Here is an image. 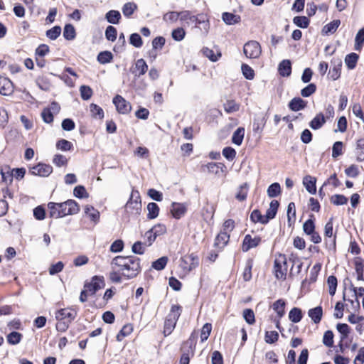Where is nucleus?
Returning <instances> with one entry per match:
<instances>
[{
  "mask_svg": "<svg viewBox=\"0 0 364 364\" xmlns=\"http://www.w3.org/2000/svg\"><path fill=\"white\" fill-rule=\"evenodd\" d=\"M168 262L167 257H161L159 259H156L152 263L151 267L156 270H162L165 268L166 264Z\"/></svg>",
  "mask_w": 364,
  "mask_h": 364,
  "instance_id": "52",
  "label": "nucleus"
},
{
  "mask_svg": "<svg viewBox=\"0 0 364 364\" xmlns=\"http://www.w3.org/2000/svg\"><path fill=\"white\" fill-rule=\"evenodd\" d=\"M229 239L230 235L227 232L222 231L217 235L214 245L215 247L222 249L228 244Z\"/></svg>",
  "mask_w": 364,
  "mask_h": 364,
  "instance_id": "20",
  "label": "nucleus"
},
{
  "mask_svg": "<svg viewBox=\"0 0 364 364\" xmlns=\"http://www.w3.org/2000/svg\"><path fill=\"white\" fill-rule=\"evenodd\" d=\"M248 185L247 183H245L240 185L238 188L237 192L235 194V198L239 201H244L247 198V193H248Z\"/></svg>",
  "mask_w": 364,
  "mask_h": 364,
  "instance_id": "34",
  "label": "nucleus"
},
{
  "mask_svg": "<svg viewBox=\"0 0 364 364\" xmlns=\"http://www.w3.org/2000/svg\"><path fill=\"white\" fill-rule=\"evenodd\" d=\"M260 242L261 238L259 237L252 238L250 235H247L244 237L242 250L243 252H247L251 248L258 246Z\"/></svg>",
  "mask_w": 364,
  "mask_h": 364,
  "instance_id": "13",
  "label": "nucleus"
},
{
  "mask_svg": "<svg viewBox=\"0 0 364 364\" xmlns=\"http://www.w3.org/2000/svg\"><path fill=\"white\" fill-rule=\"evenodd\" d=\"M53 171V167L50 165L45 164H38L33 166L30 169V173L34 176H38L41 177H47Z\"/></svg>",
  "mask_w": 364,
  "mask_h": 364,
  "instance_id": "10",
  "label": "nucleus"
},
{
  "mask_svg": "<svg viewBox=\"0 0 364 364\" xmlns=\"http://www.w3.org/2000/svg\"><path fill=\"white\" fill-rule=\"evenodd\" d=\"M187 208L184 203L173 202L171 204V212L172 215L176 219H180L186 213Z\"/></svg>",
  "mask_w": 364,
  "mask_h": 364,
  "instance_id": "15",
  "label": "nucleus"
},
{
  "mask_svg": "<svg viewBox=\"0 0 364 364\" xmlns=\"http://www.w3.org/2000/svg\"><path fill=\"white\" fill-rule=\"evenodd\" d=\"M125 212L129 216H137L141 210V202L138 191L132 189L130 198L124 205Z\"/></svg>",
  "mask_w": 364,
  "mask_h": 364,
  "instance_id": "2",
  "label": "nucleus"
},
{
  "mask_svg": "<svg viewBox=\"0 0 364 364\" xmlns=\"http://www.w3.org/2000/svg\"><path fill=\"white\" fill-rule=\"evenodd\" d=\"M180 21L182 22L183 26H190L191 24H195L196 26L197 24H200L204 21L198 18V16L195 15H192L191 12L189 11H181V17Z\"/></svg>",
  "mask_w": 364,
  "mask_h": 364,
  "instance_id": "11",
  "label": "nucleus"
},
{
  "mask_svg": "<svg viewBox=\"0 0 364 364\" xmlns=\"http://www.w3.org/2000/svg\"><path fill=\"white\" fill-rule=\"evenodd\" d=\"M364 43V28L360 29L355 38V49L360 50Z\"/></svg>",
  "mask_w": 364,
  "mask_h": 364,
  "instance_id": "50",
  "label": "nucleus"
},
{
  "mask_svg": "<svg viewBox=\"0 0 364 364\" xmlns=\"http://www.w3.org/2000/svg\"><path fill=\"white\" fill-rule=\"evenodd\" d=\"M287 219L289 225H291V223H294L296 220V208L295 204L293 202L289 203L288 205Z\"/></svg>",
  "mask_w": 364,
  "mask_h": 364,
  "instance_id": "48",
  "label": "nucleus"
},
{
  "mask_svg": "<svg viewBox=\"0 0 364 364\" xmlns=\"http://www.w3.org/2000/svg\"><path fill=\"white\" fill-rule=\"evenodd\" d=\"M56 148L64 151H70L73 148V144L66 139H60L57 141Z\"/></svg>",
  "mask_w": 364,
  "mask_h": 364,
  "instance_id": "53",
  "label": "nucleus"
},
{
  "mask_svg": "<svg viewBox=\"0 0 364 364\" xmlns=\"http://www.w3.org/2000/svg\"><path fill=\"white\" fill-rule=\"evenodd\" d=\"M223 107L225 111L228 114L237 112L240 109V105L232 100H228L225 103H224Z\"/></svg>",
  "mask_w": 364,
  "mask_h": 364,
  "instance_id": "36",
  "label": "nucleus"
},
{
  "mask_svg": "<svg viewBox=\"0 0 364 364\" xmlns=\"http://www.w3.org/2000/svg\"><path fill=\"white\" fill-rule=\"evenodd\" d=\"M358 58V55L355 53H351L346 56L345 63L348 69L353 70L355 68Z\"/></svg>",
  "mask_w": 364,
  "mask_h": 364,
  "instance_id": "32",
  "label": "nucleus"
},
{
  "mask_svg": "<svg viewBox=\"0 0 364 364\" xmlns=\"http://www.w3.org/2000/svg\"><path fill=\"white\" fill-rule=\"evenodd\" d=\"M60 33L61 28L58 26H55L46 31V36L51 40H55L60 36Z\"/></svg>",
  "mask_w": 364,
  "mask_h": 364,
  "instance_id": "59",
  "label": "nucleus"
},
{
  "mask_svg": "<svg viewBox=\"0 0 364 364\" xmlns=\"http://www.w3.org/2000/svg\"><path fill=\"white\" fill-rule=\"evenodd\" d=\"M14 92L13 82L7 77L0 76V94L10 95Z\"/></svg>",
  "mask_w": 364,
  "mask_h": 364,
  "instance_id": "14",
  "label": "nucleus"
},
{
  "mask_svg": "<svg viewBox=\"0 0 364 364\" xmlns=\"http://www.w3.org/2000/svg\"><path fill=\"white\" fill-rule=\"evenodd\" d=\"M242 72L245 77L247 80H252L255 77V73L253 69L247 64H242Z\"/></svg>",
  "mask_w": 364,
  "mask_h": 364,
  "instance_id": "60",
  "label": "nucleus"
},
{
  "mask_svg": "<svg viewBox=\"0 0 364 364\" xmlns=\"http://www.w3.org/2000/svg\"><path fill=\"white\" fill-rule=\"evenodd\" d=\"M110 264L112 269H117L127 279L134 278L141 272L140 259L136 256H117Z\"/></svg>",
  "mask_w": 364,
  "mask_h": 364,
  "instance_id": "1",
  "label": "nucleus"
},
{
  "mask_svg": "<svg viewBox=\"0 0 364 364\" xmlns=\"http://www.w3.org/2000/svg\"><path fill=\"white\" fill-rule=\"evenodd\" d=\"M181 312V306L178 305H173L171 306V311L168 314L164 323V334L165 336L170 335L174 329Z\"/></svg>",
  "mask_w": 364,
  "mask_h": 364,
  "instance_id": "3",
  "label": "nucleus"
},
{
  "mask_svg": "<svg viewBox=\"0 0 364 364\" xmlns=\"http://www.w3.org/2000/svg\"><path fill=\"white\" fill-rule=\"evenodd\" d=\"M68 159L65 156L62 154H55L53 159V163L58 166H65L68 164Z\"/></svg>",
  "mask_w": 364,
  "mask_h": 364,
  "instance_id": "63",
  "label": "nucleus"
},
{
  "mask_svg": "<svg viewBox=\"0 0 364 364\" xmlns=\"http://www.w3.org/2000/svg\"><path fill=\"white\" fill-rule=\"evenodd\" d=\"M85 214L95 223L100 220V212L92 205H87L85 207Z\"/></svg>",
  "mask_w": 364,
  "mask_h": 364,
  "instance_id": "23",
  "label": "nucleus"
},
{
  "mask_svg": "<svg viewBox=\"0 0 364 364\" xmlns=\"http://www.w3.org/2000/svg\"><path fill=\"white\" fill-rule=\"evenodd\" d=\"M133 331L132 324L124 325L117 335V340L121 341L124 337L129 336Z\"/></svg>",
  "mask_w": 364,
  "mask_h": 364,
  "instance_id": "42",
  "label": "nucleus"
},
{
  "mask_svg": "<svg viewBox=\"0 0 364 364\" xmlns=\"http://www.w3.org/2000/svg\"><path fill=\"white\" fill-rule=\"evenodd\" d=\"M112 58L113 56L111 52L102 51L98 54L97 60L101 64H105L109 63Z\"/></svg>",
  "mask_w": 364,
  "mask_h": 364,
  "instance_id": "49",
  "label": "nucleus"
},
{
  "mask_svg": "<svg viewBox=\"0 0 364 364\" xmlns=\"http://www.w3.org/2000/svg\"><path fill=\"white\" fill-rule=\"evenodd\" d=\"M105 282L102 277L94 276L91 282L85 283L84 289H85L90 295L95 294L99 289L104 288Z\"/></svg>",
  "mask_w": 364,
  "mask_h": 364,
  "instance_id": "8",
  "label": "nucleus"
},
{
  "mask_svg": "<svg viewBox=\"0 0 364 364\" xmlns=\"http://www.w3.org/2000/svg\"><path fill=\"white\" fill-rule=\"evenodd\" d=\"M61 218L69 215L77 214L80 211V207L74 200H68L63 203H60Z\"/></svg>",
  "mask_w": 364,
  "mask_h": 364,
  "instance_id": "5",
  "label": "nucleus"
},
{
  "mask_svg": "<svg viewBox=\"0 0 364 364\" xmlns=\"http://www.w3.org/2000/svg\"><path fill=\"white\" fill-rule=\"evenodd\" d=\"M302 318V311L299 308L294 307L289 313V319L293 323H299Z\"/></svg>",
  "mask_w": 364,
  "mask_h": 364,
  "instance_id": "29",
  "label": "nucleus"
},
{
  "mask_svg": "<svg viewBox=\"0 0 364 364\" xmlns=\"http://www.w3.org/2000/svg\"><path fill=\"white\" fill-rule=\"evenodd\" d=\"M113 104L115 105L117 112L122 114H127L132 110L131 104L121 95H117L113 98Z\"/></svg>",
  "mask_w": 364,
  "mask_h": 364,
  "instance_id": "7",
  "label": "nucleus"
},
{
  "mask_svg": "<svg viewBox=\"0 0 364 364\" xmlns=\"http://www.w3.org/2000/svg\"><path fill=\"white\" fill-rule=\"evenodd\" d=\"M250 220L256 223H260L262 224H266L264 222V215L261 214V212L259 210H254L250 214Z\"/></svg>",
  "mask_w": 364,
  "mask_h": 364,
  "instance_id": "54",
  "label": "nucleus"
},
{
  "mask_svg": "<svg viewBox=\"0 0 364 364\" xmlns=\"http://www.w3.org/2000/svg\"><path fill=\"white\" fill-rule=\"evenodd\" d=\"M316 90V85L314 83H310L301 90V95L304 97H308L313 95Z\"/></svg>",
  "mask_w": 364,
  "mask_h": 364,
  "instance_id": "55",
  "label": "nucleus"
},
{
  "mask_svg": "<svg viewBox=\"0 0 364 364\" xmlns=\"http://www.w3.org/2000/svg\"><path fill=\"white\" fill-rule=\"evenodd\" d=\"M308 315L314 323H318L323 316V309L321 306L311 309L308 311Z\"/></svg>",
  "mask_w": 364,
  "mask_h": 364,
  "instance_id": "19",
  "label": "nucleus"
},
{
  "mask_svg": "<svg viewBox=\"0 0 364 364\" xmlns=\"http://www.w3.org/2000/svg\"><path fill=\"white\" fill-rule=\"evenodd\" d=\"M323 343L326 347H332L333 345V333L331 331H326L323 336Z\"/></svg>",
  "mask_w": 364,
  "mask_h": 364,
  "instance_id": "58",
  "label": "nucleus"
},
{
  "mask_svg": "<svg viewBox=\"0 0 364 364\" xmlns=\"http://www.w3.org/2000/svg\"><path fill=\"white\" fill-rule=\"evenodd\" d=\"M355 269L358 280L364 281V259L358 257L355 259Z\"/></svg>",
  "mask_w": 364,
  "mask_h": 364,
  "instance_id": "25",
  "label": "nucleus"
},
{
  "mask_svg": "<svg viewBox=\"0 0 364 364\" xmlns=\"http://www.w3.org/2000/svg\"><path fill=\"white\" fill-rule=\"evenodd\" d=\"M107 21L112 24H117L121 18V14L118 11L111 10L106 14Z\"/></svg>",
  "mask_w": 364,
  "mask_h": 364,
  "instance_id": "35",
  "label": "nucleus"
},
{
  "mask_svg": "<svg viewBox=\"0 0 364 364\" xmlns=\"http://www.w3.org/2000/svg\"><path fill=\"white\" fill-rule=\"evenodd\" d=\"M307 105V102L301 97H294L289 102V107L294 112L304 109Z\"/></svg>",
  "mask_w": 364,
  "mask_h": 364,
  "instance_id": "17",
  "label": "nucleus"
},
{
  "mask_svg": "<svg viewBox=\"0 0 364 364\" xmlns=\"http://www.w3.org/2000/svg\"><path fill=\"white\" fill-rule=\"evenodd\" d=\"M337 64L335 65L328 72V76L332 80H336L341 76V67L342 61L341 59H337Z\"/></svg>",
  "mask_w": 364,
  "mask_h": 364,
  "instance_id": "28",
  "label": "nucleus"
},
{
  "mask_svg": "<svg viewBox=\"0 0 364 364\" xmlns=\"http://www.w3.org/2000/svg\"><path fill=\"white\" fill-rule=\"evenodd\" d=\"M243 317L245 321L250 325H252L255 322L254 311L250 309H246L243 311Z\"/></svg>",
  "mask_w": 364,
  "mask_h": 364,
  "instance_id": "57",
  "label": "nucleus"
},
{
  "mask_svg": "<svg viewBox=\"0 0 364 364\" xmlns=\"http://www.w3.org/2000/svg\"><path fill=\"white\" fill-rule=\"evenodd\" d=\"M293 22L298 27L306 28L309 26L310 21L306 16H295Z\"/></svg>",
  "mask_w": 364,
  "mask_h": 364,
  "instance_id": "44",
  "label": "nucleus"
},
{
  "mask_svg": "<svg viewBox=\"0 0 364 364\" xmlns=\"http://www.w3.org/2000/svg\"><path fill=\"white\" fill-rule=\"evenodd\" d=\"M105 37L108 41H114L117 38V29L112 26H107L105 31Z\"/></svg>",
  "mask_w": 364,
  "mask_h": 364,
  "instance_id": "64",
  "label": "nucleus"
},
{
  "mask_svg": "<svg viewBox=\"0 0 364 364\" xmlns=\"http://www.w3.org/2000/svg\"><path fill=\"white\" fill-rule=\"evenodd\" d=\"M148 70V65L142 58L138 59L134 67L130 69L131 73L136 77H139L144 75Z\"/></svg>",
  "mask_w": 364,
  "mask_h": 364,
  "instance_id": "12",
  "label": "nucleus"
},
{
  "mask_svg": "<svg viewBox=\"0 0 364 364\" xmlns=\"http://www.w3.org/2000/svg\"><path fill=\"white\" fill-rule=\"evenodd\" d=\"M137 6L133 2H127L122 7V13L126 17H130L136 10Z\"/></svg>",
  "mask_w": 364,
  "mask_h": 364,
  "instance_id": "40",
  "label": "nucleus"
},
{
  "mask_svg": "<svg viewBox=\"0 0 364 364\" xmlns=\"http://www.w3.org/2000/svg\"><path fill=\"white\" fill-rule=\"evenodd\" d=\"M286 302L284 299H280L274 301L272 306L273 310L277 313V317L281 318L285 314Z\"/></svg>",
  "mask_w": 364,
  "mask_h": 364,
  "instance_id": "22",
  "label": "nucleus"
},
{
  "mask_svg": "<svg viewBox=\"0 0 364 364\" xmlns=\"http://www.w3.org/2000/svg\"><path fill=\"white\" fill-rule=\"evenodd\" d=\"M81 97L84 100H88L92 95V90L87 85H82L80 87Z\"/></svg>",
  "mask_w": 364,
  "mask_h": 364,
  "instance_id": "62",
  "label": "nucleus"
},
{
  "mask_svg": "<svg viewBox=\"0 0 364 364\" xmlns=\"http://www.w3.org/2000/svg\"><path fill=\"white\" fill-rule=\"evenodd\" d=\"M279 205V203L277 200H273L271 201L269 208L267 209L265 215H264L266 224L269 221V220L274 218L277 213Z\"/></svg>",
  "mask_w": 364,
  "mask_h": 364,
  "instance_id": "16",
  "label": "nucleus"
},
{
  "mask_svg": "<svg viewBox=\"0 0 364 364\" xmlns=\"http://www.w3.org/2000/svg\"><path fill=\"white\" fill-rule=\"evenodd\" d=\"M63 36L66 40H73L76 36L75 29L71 24H66L63 30Z\"/></svg>",
  "mask_w": 364,
  "mask_h": 364,
  "instance_id": "37",
  "label": "nucleus"
},
{
  "mask_svg": "<svg viewBox=\"0 0 364 364\" xmlns=\"http://www.w3.org/2000/svg\"><path fill=\"white\" fill-rule=\"evenodd\" d=\"M92 116L95 118L102 119L104 117L103 109L95 104H91L90 106Z\"/></svg>",
  "mask_w": 364,
  "mask_h": 364,
  "instance_id": "51",
  "label": "nucleus"
},
{
  "mask_svg": "<svg viewBox=\"0 0 364 364\" xmlns=\"http://www.w3.org/2000/svg\"><path fill=\"white\" fill-rule=\"evenodd\" d=\"M202 52L203 54L212 62L218 61L221 56V53L219 50H217L215 53L212 49L208 48H203Z\"/></svg>",
  "mask_w": 364,
  "mask_h": 364,
  "instance_id": "33",
  "label": "nucleus"
},
{
  "mask_svg": "<svg viewBox=\"0 0 364 364\" xmlns=\"http://www.w3.org/2000/svg\"><path fill=\"white\" fill-rule=\"evenodd\" d=\"M327 284L328 285V291L330 295L333 296L337 288V278L333 275L329 276L327 279Z\"/></svg>",
  "mask_w": 364,
  "mask_h": 364,
  "instance_id": "43",
  "label": "nucleus"
},
{
  "mask_svg": "<svg viewBox=\"0 0 364 364\" xmlns=\"http://www.w3.org/2000/svg\"><path fill=\"white\" fill-rule=\"evenodd\" d=\"M274 274L277 279H285L287 272V263L285 256L276 259L274 264Z\"/></svg>",
  "mask_w": 364,
  "mask_h": 364,
  "instance_id": "6",
  "label": "nucleus"
},
{
  "mask_svg": "<svg viewBox=\"0 0 364 364\" xmlns=\"http://www.w3.org/2000/svg\"><path fill=\"white\" fill-rule=\"evenodd\" d=\"M267 195L269 198H274L281 193V187L278 183L271 184L267 188Z\"/></svg>",
  "mask_w": 364,
  "mask_h": 364,
  "instance_id": "41",
  "label": "nucleus"
},
{
  "mask_svg": "<svg viewBox=\"0 0 364 364\" xmlns=\"http://www.w3.org/2000/svg\"><path fill=\"white\" fill-rule=\"evenodd\" d=\"M348 198L341 194H335L331 196V202L335 205H342L348 203Z\"/></svg>",
  "mask_w": 364,
  "mask_h": 364,
  "instance_id": "45",
  "label": "nucleus"
},
{
  "mask_svg": "<svg viewBox=\"0 0 364 364\" xmlns=\"http://www.w3.org/2000/svg\"><path fill=\"white\" fill-rule=\"evenodd\" d=\"M243 52L248 58H257L262 52L261 46L257 41H250L244 45Z\"/></svg>",
  "mask_w": 364,
  "mask_h": 364,
  "instance_id": "4",
  "label": "nucleus"
},
{
  "mask_svg": "<svg viewBox=\"0 0 364 364\" xmlns=\"http://www.w3.org/2000/svg\"><path fill=\"white\" fill-rule=\"evenodd\" d=\"M279 338V333L277 331H266L264 340L265 342L269 344L274 343L277 341Z\"/></svg>",
  "mask_w": 364,
  "mask_h": 364,
  "instance_id": "61",
  "label": "nucleus"
},
{
  "mask_svg": "<svg viewBox=\"0 0 364 364\" xmlns=\"http://www.w3.org/2000/svg\"><path fill=\"white\" fill-rule=\"evenodd\" d=\"M336 328L341 334V341H343L348 337L350 333V327L346 323H338Z\"/></svg>",
  "mask_w": 364,
  "mask_h": 364,
  "instance_id": "47",
  "label": "nucleus"
},
{
  "mask_svg": "<svg viewBox=\"0 0 364 364\" xmlns=\"http://www.w3.org/2000/svg\"><path fill=\"white\" fill-rule=\"evenodd\" d=\"M253 266V259H248L245 264V267L243 272V279L245 282H248L252 279V268Z\"/></svg>",
  "mask_w": 364,
  "mask_h": 364,
  "instance_id": "39",
  "label": "nucleus"
},
{
  "mask_svg": "<svg viewBox=\"0 0 364 364\" xmlns=\"http://www.w3.org/2000/svg\"><path fill=\"white\" fill-rule=\"evenodd\" d=\"M77 316V311L70 308L61 309L55 313L57 321H65L71 323Z\"/></svg>",
  "mask_w": 364,
  "mask_h": 364,
  "instance_id": "9",
  "label": "nucleus"
},
{
  "mask_svg": "<svg viewBox=\"0 0 364 364\" xmlns=\"http://www.w3.org/2000/svg\"><path fill=\"white\" fill-rule=\"evenodd\" d=\"M60 203H54V202H50L48 204V208L49 209V215L50 218H61V213H60Z\"/></svg>",
  "mask_w": 364,
  "mask_h": 364,
  "instance_id": "27",
  "label": "nucleus"
},
{
  "mask_svg": "<svg viewBox=\"0 0 364 364\" xmlns=\"http://www.w3.org/2000/svg\"><path fill=\"white\" fill-rule=\"evenodd\" d=\"M316 178L311 176H306L303 178V184L306 191L311 194H315L316 192Z\"/></svg>",
  "mask_w": 364,
  "mask_h": 364,
  "instance_id": "18",
  "label": "nucleus"
},
{
  "mask_svg": "<svg viewBox=\"0 0 364 364\" xmlns=\"http://www.w3.org/2000/svg\"><path fill=\"white\" fill-rule=\"evenodd\" d=\"M340 24L341 21L339 19L333 20L323 26L322 33L324 34L333 33L336 31Z\"/></svg>",
  "mask_w": 364,
  "mask_h": 364,
  "instance_id": "31",
  "label": "nucleus"
},
{
  "mask_svg": "<svg viewBox=\"0 0 364 364\" xmlns=\"http://www.w3.org/2000/svg\"><path fill=\"white\" fill-rule=\"evenodd\" d=\"M129 43L136 48H140L143 45V41L139 34L134 33L129 37Z\"/></svg>",
  "mask_w": 364,
  "mask_h": 364,
  "instance_id": "56",
  "label": "nucleus"
},
{
  "mask_svg": "<svg viewBox=\"0 0 364 364\" xmlns=\"http://www.w3.org/2000/svg\"><path fill=\"white\" fill-rule=\"evenodd\" d=\"M326 123V117L322 113H319L310 122L309 126L313 129H320Z\"/></svg>",
  "mask_w": 364,
  "mask_h": 364,
  "instance_id": "24",
  "label": "nucleus"
},
{
  "mask_svg": "<svg viewBox=\"0 0 364 364\" xmlns=\"http://www.w3.org/2000/svg\"><path fill=\"white\" fill-rule=\"evenodd\" d=\"M21 338L22 334L16 331H13L7 336V341L11 345L19 343Z\"/></svg>",
  "mask_w": 364,
  "mask_h": 364,
  "instance_id": "46",
  "label": "nucleus"
},
{
  "mask_svg": "<svg viewBox=\"0 0 364 364\" xmlns=\"http://www.w3.org/2000/svg\"><path fill=\"white\" fill-rule=\"evenodd\" d=\"M149 219H154L159 215V207L156 203H149L147 205Z\"/></svg>",
  "mask_w": 364,
  "mask_h": 364,
  "instance_id": "38",
  "label": "nucleus"
},
{
  "mask_svg": "<svg viewBox=\"0 0 364 364\" xmlns=\"http://www.w3.org/2000/svg\"><path fill=\"white\" fill-rule=\"evenodd\" d=\"M245 135V129L243 127L237 128L233 133L232 141L233 144L240 146L242 144Z\"/></svg>",
  "mask_w": 364,
  "mask_h": 364,
  "instance_id": "30",
  "label": "nucleus"
},
{
  "mask_svg": "<svg viewBox=\"0 0 364 364\" xmlns=\"http://www.w3.org/2000/svg\"><path fill=\"white\" fill-rule=\"evenodd\" d=\"M223 21L228 25H233L240 21V16L229 12H224L222 15Z\"/></svg>",
  "mask_w": 364,
  "mask_h": 364,
  "instance_id": "26",
  "label": "nucleus"
},
{
  "mask_svg": "<svg viewBox=\"0 0 364 364\" xmlns=\"http://www.w3.org/2000/svg\"><path fill=\"white\" fill-rule=\"evenodd\" d=\"M278 71L283 77H288L291 73V63L289 60H283L279 65Z\"/></svg>",
  "mask_w": 364,
  "mask_h": 364,
  "instance_id": "21",
  "label": "nucleus"
}]
</instances>
